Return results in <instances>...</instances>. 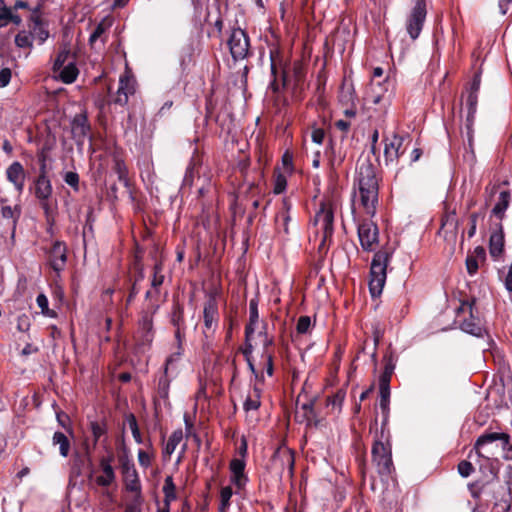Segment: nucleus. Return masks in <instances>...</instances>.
I'll return each mask as SVG.
<instances>
[{"mask_svg":"<svg viewBox=\"0 0 512 512\" xmlns=\"http://www.w3.org/2000/svg\"><path fill=\"white\" fill-rule=\"evenodd\" d=\"M69 61H75V55L71 53L68 45H64L53 62V73H56L61 67L66 66Z\"/></svg>","mask_w":512,"mask_h":512,"instance_id":"a878e982","label":"nucleus"},{"mask_svg":"<svg viewBox=\"0 0 512 512\" xmlns=\"http://www.w3.org/2000/svg\"><path fill=\"white\" fill-rule=\"evenodd\" d=\"M203 319L205 326V335L207 336V332H214L219 321V312L217 301L214 297H210L204 305L203 311Z\"/></svg>","mask_w":512,"mask_h":512,"instance_id":"9b49d317","label":"nucleus"},{"mask_svg":"<svg viewBox=\"0 0 512 512\" xmlns=\"http://www.w3.org/2000/svg\"><path fill=\"white\" fill-rule=\"evenodd\" d=\"M90 428L94 437V442L96 443L102 435L105 434V427L99 422L93 421L90 423Z\"/></svg>","mask_w":512,"mask_h":512,"instance_id":"37998d69","label":"nucleus"},{"mask_svg":"<svg viewBox=\"0 0 512 512\" xmlns=\"http://www.w3.org/2000/svg\"><path fill=\"white\" fill-rule=\"evenodd\" d=\"M504 248V234L502 226L499 225L497 231L493 232L490 236L489 250L492 257L497 258L501 255Z\"/></svg>","mask_w":512,"mask_h":512,"instance_id":"5701e85b","label":"nucleus"},{"mask_svg":"<svg viewBox=\"0 0 512 512\" xmlns=\"http://www.w3.org/2000/svg\"><path fill=\"white\" fill-rule=\"evenodd\" d=\"M245 461L244 459L235 458L230 463V470L232 473V482L238 487L242 488L245 486L248 478L244 473Z\"/></svg>","mask_w":512,"mask_h":512,"instance_id":"6ab92c4d","label":"nucleus"},{"mask_svg":"<svg viewBox=\"0 0 512 512\" xmlns=\"http://www.w3.org/2000/svg\"><path fill=\"white\" fill-rule=\"evenodd\" d=\"M511 195L509 191H501L498 196V200L492 209V215L498 219H503L505 211L509 207Z\"/></svg>","mask_w":512,"mask_h":512,"instance_id":"393cba45","label":"nucleus"},{"mask_svg":"<svg viewBox=\"0 0 512 512\" xmlns=\"http://www.w3.org/2000/svg\"><path fill=\"white\" fill-rule=\"evenodd\" d=\"M9 16V8L6 7L3 0H0V27L7 24V17Z\"/></svg>","mask_w":512,"mask_h":512,"instance_id":"603ef678","label":"nucleus"},{"mask_svg":"<svg viewBox=\"0 0 512 512\" xmlns=\"http://www.w3.org/2000/svg\"><path fill=\"white\" fill-rule=\"evenodd\" d=\"M505 288L509 292H512V263L509 266V270H508L507 276L505 278Z\"/></svg>","mask_w":512,"mask_h":512,"instance_id":"e2e57ef3","label":"nucleus"},{"mask_svg":"<svg viewBox=\"0 0 512 512\" xmlns=\"http://www.w3.org/2000/svg\"><path fill=\"white\" fill-rule=\"evenodd\" d=\"M134 92L133 80L127 76H122L119 79L118 89L113 102L120 106H124L128 103L129 96L134 94Z\"/></svg>","mask_w":512,"mask_h":512,"instance_id":"dca6fc26","label":"nucleus"},{"mask_svg":"<svg viewBox=\"0 0 512 512\" xmlns=\"http://www.w3.org/2000/svg\"><path fill=\"white\" fill-rule=\"evenodd\" d=\"M505 481L508 486V490L512 491V467L508 466L505 475Z\"/></svg>","mask_w":512,"mask_h":512,"instance_id":"0e129e2a","label":"nucleus"},{"mask_svg":"<svg viewBox=\"0 0 512 512\" xmlns=\"http://www.w3.org/2000/svg\"><path fill=\"white\" fill-rule=\"evenodd\" d=\"M79 74L75 61H69L66 66L61 67L54 73V77L65 84L73 83Z\"/></svg>","mask_w":512,"mask_h":512,"instance_id":"412c9836","label":"nucleus"},{"mask_svg":"<svg viewBox=\"0 0 512 512\" xmlns=\"http://www.w3.org/2000/svg\"><path fill=\"white\" fill-rule=\"evenodd\" d=\"M498 440L502 442L504 458L506 460H512V445L510 444V435L507 433L491 432L483 434L477 439L474 448L479 456L485 457L482 453V449L486 445ZM486 458L488 457L486 456Z\"/></svg>","mask_w":512,"mask_h":512,"instance_id":"20e7f679","label":"nucleus"},{"mask_svg":"<svg viewBox=\"0 0 512 512\" xmlns=\"http://www.w3.org/2000/svg\"><path fill=\"white\" fill-rule=\"evenodd\" d=\"M477 219H478V214L477 213H472L470 215V223H471V226L468 230V237L471 238L475 235L476 233V224H477Z\"/></svg>","mask_w":512,"mask_h":512,"instance_id":"6e6d98bb","label":"nucleus"},{"mask_svg":"<svg viewBox=\"0 0 512 512\" xmlns=\"http://www.w3.org/2000/svg\"><path fill=\"white\" fill-rule=\"evenodd\" d=\"M32 41L31 34L27 31H21L15 37V44L20 48H30Z\"/></svg>","mask_w":512,"mask_h":512,"instance_id":"e433bc0d","label":"nucleus"},{"mask_svg":"<svg viewBox=\"0 0 512 512\" xmlns=\"http://www.w3.org/2000/svg\"><path fill=\"white\" fill-rule=\"evenodd\" d=\"M122 472L126 489L130 492L136 493V497H140L141 485L138 478L137 471L133 464L125 462L122 464Z\"/></svg>","mask_w":512,"mask_h":512,"instance_id":"4468645a","label":"nucleus"},{"mask_svg":"<svg viewBox=\"0 0 512 512\" xmlns=\"http://www.w3.org/2000/svg\"><path fill=\"white\" fill-rule=\"evenodd\" d=\"M372 458L376 464L379 474L389 475L392 472L393 463L391 447L381 441H375L372 447Z\"/></svg>","mask_w":512,"mask_h":512,"instance_id":"39448f33","label":"nucleus"},{"mask_svg":"<svg viewBox=\"0 0 512 512\" xmlns=\"http://www.w3.org/2000/svg\"><path fill=\"white\" fill-rule=\"evenodd\" d=\"M404 138L394 134L391 138L385 139L384 157L386 164L397 160L404 151L401 150Z\"/></svg>","mask_w":512,"mask_h":512,"instance_id":"2eb2a0df","label":"nucleus"},{"mask_svg":"<svg viewBox=\"0 0 512 512\" xmlns=\"http://www.w3.org/2000/svg\"><path fill=\"white\" fill-rule=\"evenodd\" d=\"M52 194V185L50 180L47 178L44 167L41 170L40 175L38 176L35 182V196L39 199L41 203V207L44 209L45 213L48 214L50 211V206L48 204V200Z\"/></svg>","mask_w":512,"mask_h":512,"instance_id":"1a4fd4ad","label":"nucleus"},{"mask_svg":"<svg viewBox=\"0 0 512 512\" xmlns=\"http://www.w3.org/2000/svg\"><path fill=\"white\" fill-rule=\"evenodd\" d=\"M73 138L82 143L90 132V125L85 114H77L71 124Z\"/></svg>","mask_w":512,"mask_h":512,"instance_id":"f3484780","label":"nucleus"},{"mask_svg":"<svg viewBox=\"0 0 512 512\" xmlns=\"http://www.w3.org/2000/svg\"><path fill=\"white\" fill-rule=\"evenodd\" d=\"M183 433L181 430L173 432V434L170 436L167 445H166V451L171 454L174 452L177 445L182 440Z\"/></svg>","mask_w":512,"mask_h":512,"instance_id":"ea45409f","label":"nucleus"},{"mask_svg":"<svg viewBox=\"0 0 512 512\" xmlns=\"http://www.w3.org/2000/svg\"><path fill=\"white\" fill-rule=\"evenodd\" d=\"M249 314H250V322L245 328V335L247 337V340H249L252 336V334L255 331V324L258 322L259 315H258V306L257 302L255 300H251L249 303Z\"/></svg>","mask_w":512,"mask_h":512,"instance_id":"cd10ccee","label":"nucleus"},{"mask_svg":"<svg viewBox=\"0 0 512 512\" xmlns=\"http://www.w3.org/2000/svg\"><path fill=\"white\" fill-rule=\"evenodd\" d=\"M175 485L171 476L166 477L163 486V492L165 494V506H169V503L176 498Z\"/></svg>","mask_w":512,"mask_h":512,"instance_id":"473e14b6","label":"nucleus"},{"mask_svg":"<svg viewBox=\"0 0 512 512\" xmlns=\"http://www.w3.org/2000/svg\"><path fill=\"white\" fill-rule=\"evenodd\" d=\"M52 441L54 445H59V452L61 456L67 457L69 454L70 443L66 435L62 432H55Z\"/></svg>","mask_w":512,"mask_h":512,"instance_id":"7c9ffc66","label":"nucleus"},{"mask_svg":"<svg viewBox=\"0 0 512 512\" xmlns=\"http://www.w3.org/2000/svg\"><path fill=\"white\" fill-rule=\"evenodd\" d=\"M103 475L96 478V482L100 486H109L115 479L114 471L109 462L105 459L101 461Z\"/></svg>","mask_w":512,"mask_h":512,"instance_id":"bb28decb","label":"nucleus"},{"mask_svg":"<svg viewBox=\"0 0 512 512\" xmlns=\"http://www.w3.org/2000/svg\"><path fill=\"white\" fill-rule=\"evenodd\" d=\"M161 272H162L161 264H156L154 266V275H153V279L151 281V286L156 291L163 284V281H164V275H162Z\"/></svg>","mask_w":512,"mask_h":512,"instance_id":"a19ab883","label":"nucleus"},{"mask_svg":"<svg viewBox=\"0 0 512 512\" xmlns=\"http://www.w3.org/2000/svg\"><path fill=\"white\" fill-rule=\"evenodd\" d=\"M358 236L362 248L371 251L378 242V227L372 221H364L358 226Z\"/></svg>","mask_w":512,"mask_h":512,"instance_id":"6e6552de","label":"nucleus"},{"mask_svg":"<svg viewBox=\"0 0 512 512\" xmlns=\"http://www.w3.org/2000/svg\"><path fill=\"white\" fill-rule=\"evenodd\" d=\"M471 257H476L479 261H484L486 257L485 249L481 246H478L474 249V252Z\"/></svg>","mask_w":512,"mask_h":512,"instance_id":"bf43d9fd","label":"nucleus"},{"mask_svg":"<svg viewBox=\"0 0 512 512\" xmlns=\"http://www.w3.org/2000/svg\"><path fill=\"white\" fill-rule=\"evenodd\" d=\"M384 367L379 376V384H390L392 375L395 370L397 357L392 353H387L383 359Z\"/></svg>","mask_w":512,"mask_h":512,"instance_id":"4be33fe9","label":"nucleus"},{"mask_svg":"<svg viewBox=\"0 0 512 512\" xmlns=\"http://www.w3.org/2000/svg\"><path fill=\"white\" fill-rule=\"evenodd\" d=\"M37 305L41 308L42 313L48 310V299L44 294H39L36 298Z\"/></svg>","mask_w":512,"mask_h":512,"instance_id":"5fc2aeb1","label":"nucleus"},{"mask_svg":"<svg viewBox=\"0 0 512 512\" xmlns=\"http://www.w3.org/2000/svg\"><path fill=\"white\" fill-rule=\"evenodd\" d=\"M29 27L32 39H38L39 44H42L48 38V32L43 27V24L36 13L32 14Z\"/></svg>","mask_w":512,"mask_h":512,"instance_id":"b1692460","label":"nucleus"},{"mask_svg":"<svg viewBox=\"0 0 512 512\" xmlns=\"http://www.w3.org/2000/svg\"><path fill=\"white\" fill-rule=\"evenodd\" d=\"M335 126L342 131H347L350 127V123L344 120H338Z\"/></svg>","mask_w":512,"mask_h":512,"instance_id":"338daca9","label":"nucleus"},{"mask_svg":"<svg viewBox=\"0 0 512 512\" xmlns=\"http://www.w3.org/2000/svg\"><path fill=\"white\" fill-rule=\"evenodd\" d=\"M480 82H481L480 76L479 75H475V77H474V79L472 81L469 93H475L477 95V93L479 91V88H480Z\"/></svg>","mask_w":512,"mask_h":512,"instance_id":"680f3d73","label":"nucleus"},{"mask_svg":"<svg viewBox=\"0 0 512 512\" xmlns=\"http://www.w3.org/2000/svg\"><path fill=\"white\" fill-rule=\"evenodd\" d=\"M232 489L229 486L223 487L220 491V505L219 508L221 509V512L223 510H228L230 506V499L232 497Z\"/></svg>","mask_w":512,"mask_h":512,"instance_id":"4c0bfd02","label":"nucleus"},{"mask_svg":"<svg viewBox=\"0 0 512 512\" xmlns=\"http://www.w3.org/2000/svg\"><path fill=\"white\" fill-rule=\"evenodd\" d=\"M67 260V248L61 241H56L49 253L50 265L54 271L60 272L64 269Z\"/></svg>","mask_w":512,"mask_h":512,"instance_id":"ddd939ff","label":"nucleus"},{"mask_svg":"<svg viewBox=\"0 0 512 512\" xmlns=\"http://www.w3.org/2000/svg\"><path fill=\"white\" fill-rule=\"evenodd\" d=\"M7 179L21 192L24 187V169L19 162H13L6 171Z\"/></svg>","mask_w":512,"mask_h":512,"instance_id":"aec40b11","label":"nucleus"},{"mask_svg":"<svg viewBox=\"0 0 512 512\" xmlns=\"http://www.w3.org/2000/svg\"><path fill=\"white\" fill-rule=\"evenodd\" d=\"M283 208H284V211H282L281 213H279L277 215L276 222L279 226H282L284 231L287 233L288 232V222L290 220V216L288 214L290 205L286 201H284Z\"/></svg>","mask_w":512,"mask_h":512,"instance_id":"c9c22d12","label":"nucleus"},{"mask_svg":"<svg viewBox=\"0 0 512 512\" xmlns=\"http://www.w3.org/2000/svg\"><path fill=\"white\" fill-rule=\"evenodd\" d=\"M380 407L385 412L390 399V386H380Z\"/></svg>","mask_w":512,"mask_h":512,"instance_id":"79ce46f5","label":"nucleus"},{"mask_svg":"<svg viewBox=\"0 0 512 512\" xmlns=\"http://www.w3.org/2000/svg\"><path fill=\"white\" fill-rule=\"evenodd\" d=\"M194 177V165L192 163L186 169V173L183 179V184L187 186H191Z\"/></svg>","mask_w":512,"mask_h":512,"instance_id":"864d4df0","label":"nucleus"},{"mask_svg":"<svg viewBox=\"0 0 512 512\" xmlns=\"http://www.w3.org/2000/svg\"><path fill=\"white\" fill-rule=\"evenodd\" d=\"M474 302V300L464 301L460 307V309L463 311L468 310L471 316L470 319H465L462 322L461 329L466 333H469L477 337H481L483 335L484 330L481 326L480 320L476 319L473 315Z\"/></svg>","mask_w":512,"mask_h":512,"instance_id":"f8f14e48","label":"nucleus"},{"mask_svg":"<svg viewBox=\"0 0 512 512\" xmlns=\"http://www.w3.org/2000/svg\"><path fill=\"white\" fill-rule=\"evenodd\" d=\"M458 219L455 212L448 213L442 220L441 229L446 233L449 232L453 236L456 235L458 229Z\"/></svg>","mask_w":512,"mask_h":512,"instance_id":"c85d7f7f","label":"nucleus"},{"mask_svg":"<svg viewBox=\"0 0 512 512\" xmlns=\"http://www.w3.org/2000/svg\"><path fill=\"white\" fill-rule=\"evenodd\" d=\"M475 114H471L470 111H467L466 116V123H465V130H466V137L468 140L469 148L472 149V142H473V124H474ZM471 161H474L475 155L473 150H471L470 153Z\"/></svg>","mask_w":512,"mask_h":512,"instance_id":"2f4dec72","label":"nucleus"},{"mask_svg":"<svg viewBox=\"0 0 512 512\" xmlns=\"http://www.w3.org/2000/svg\"><path fill=\"white\" fill-rule=\"evenodd\" d=\"M230 53L235 61L243 60L249 53V38L240 28L233 29L228 39Z\"/></svg>","mask_w":512,"mask_h":512,"instance_id":"423d86ee","label":"nucleus"},{"mask_svg":"<svg viewBox=\"0 0 512 512\" xmlns=\"http://www.w3.org/2000/svg\"><path fill=\"white\" fill-rule=\"evenodd\" d=\"M138 460H139V463L143 466V467H147L149 466L150 464V457L149 455L143 451V450H140L138 452Z\"/></svg>","mask_w":512,"mask_h":512,"instance_id":"13d9d810","label":"nucleus"},{"mask_svg":"<svg viewBox=\"0 0 512 512\" xmlns=\"http://www.w3.org/2000/svg\"><path fill=\"white\" fill-rule=\"evenodd\" d=\"M333 218L332 210L324 204L314 216V225L318 227V231L322 232L323 242L333 233Z\"/></svg>","mask_w":512,"mask_h":512,"instance_id":"0eeeda50","label":"nucleus"},{"mask_svg":"<svg viewBox=\"0 0 512 512\" xmlns=\"http://www.w3.org/2000/svg\"><path fill=\"white\" fill-rule=\"evenodd\" d=\"M474 471L473 465L466 460L461 461L458 464V472L462 477H468Z\"/></svg>","mask_w":512,"mask_h":512,"instance_id":"a18cd8bd","label":"nucleus"},{"mask_svg":"<svg viewBox=\"0 0 512 512\" xmlns=\"http://www.w3.org/2000/svg\"><path fill=\"white\" fill-rule=\"evenodd\" d=\"M478 103V95L475 93H469L466 100L467 111H470L471 114H476Z\"/></svg>","mask_w":512,"mask_h":512,"instance_id":"de8ad7c7","label":"nucleus"},{"mask_svg":"<svg viewBox=\"0 0 512 512\" xmlns=\"http://www.w3.org/2000/svg\"><path fill=\"white\" fill-rule=\"evenodd\" d=\"M11 79V70L4 68L0 71V88L6 87Z\"/></svg>","mask_w":512,"mask_h":512,"instance_id":"3c124183","label":"nucleus"},{"mask_svg":"<svg viewBox=\"0 0 512 512\" xmlns=\"http://www.w3.org/2000/svg\"><path fill=\"white\" fill-rule=\"evenodd\" d=\"M390 253L380 250L374 254L371 269L369 289L372 296H378L382 293L386 282V268L389 262Z\"/></svg>","mask_w":512,"mask_h":512,"instance_id":"f03ea898","label":"nucleus"},{"mask_svg":"<svg viewBox=\"0 0 512 512\" xmlns=\"http://www.w3.org/2000/svg\"><path fill=\"white\" fill-rule=\"evenodd\" d=\"M467 271L470 275H474L479 268V260L476 257L468 256L466 259Z\"/></svg>","mask_w":512,"mask_h":512,"instance_id":"09e8293b","label":"nucleus"},{"mask_svg":"<svg viewBox=\"0 0 512 512\" xmlns=\"http://www.w3.org/2000/svg\"><path fill=\"white\" fill-rule=\"evenodd\" d=\"M117 379L121 382H129L132 380V375L129 372L119 373Z\"/></svg>","mask_w":512,"mask_h":512,"instance_id":"69168bd1","label":"nucleus"},{"mask_svg":"<svg viewBox=\"0 0 512 512\" xmlns=\"http://www.w3.org/2000/svg\"><path fill=\"white\" fill-rule=\"evenodd\" d=\"M512 2V0H500L499 2V8L501 10V13L504 15L508 11V5Z\"/></svg>","mask_w":512,"mask_h":512,"instance_id":"774afa93","label":"nucleus"},{"mask_svg":"<svg viewBox=\"0 0 512 512\" xmlns=\"http://www.w3.org/2000/svg\"><path fill=\"white\" fill-rule=\"evenodd\" d=\"M142 330L144 331L143 340L150 343L152 341V321L150 319L143 320Z\"/></svg>","mask_w":512,"mask_h":512,"instance_id":"c03bdc74","label":"nucleus"},{"mask_svg":"<svg viewBox=\"0 0 512 512\" xmlns=\"http://www.w3.org/2000/svg\"><path fill=\"white\" fill-rule=\"evenodd\" d=\"M339 100L341 103H343L347 107L354 106L355 95H354V88H353L352 84L344 83L342 85L340 94H339Z\"/></svg>","mask_w":512,"mask_h":512,"instance_id":"c756f323","label":"nucleus"},{"mask_svg":"<svg viewBox=\"0 0 512 512\" xmlns=\"http://www.w3.org/2000/svg\"><path fill=\"white\" fill-rule=\"evenodd\" d=\"M126 425L131 430V433H132L133 438L135 439V441L138 444L142 443V437H141V433H140V430H139V427H138V424H137V420H136V417L133 414H129V415L126 416Z\"/></svg>","mask_w":512,"mask_h":512,"instance_id":"72a5a7b5","label":"nucleus"},{"mask_svg":"<svg viewBox=\"0 0 512 512\" xmlns=\"http://www.w3.org/2000/svg\"><path fill=\"white\" fill-rule=\"evenodd\" d=\"M64 181L74 189H78L79 176L77 173L67 172L64 176Z\"/></svg>","mask_w":512,"mask_h":512,"instance_id":"8fccbe9b","label":"nucleus"},{"mask_svg":"<svg viewBox=\"0 0 512 512\" xmlns=\"http://www.w3.org/2000/svg\"><path fill=\"white\" fill-rule=\"evenodd\" d=\"M1 215L3 219L11 220L13 231L16 229L18 221L22 214V208L19 204L10 205L8 199H0Z\"/></svg>","mask_w":512,"mask_h":512,"instance_id":"a211bd4d","label":"nucleus"},{"mask_svg":"<svg viewBox=\"0 0 512 512\" xmlns=\"http://www.w3.org/2000/svg\"><path fill=\"white\" fill-rule=\"evenodd\" d=\"M125 512H141L139 499L137 498L134 502L128 504Z\"/></svg>","mask_w":512,"mask_h":512,"instance_id":"052dcab7","label":"nucleus"},{"mask_svg":"<svg viewBox=\"0 0 512 512\" xmlns=\"http://www.w3.org/2000/svg\"><path fill=\"white\" fill-rule=\"evenodd\" d=\"M426 15V1L417 0L406 20V30L412 40H415L419 37L426 19Z\"/></svg>","mask_w":512,"mask_h":512,"instance_id":"7ed1b4c3","label":"nucleus"},{"mask_svg":"<svg viewBox=\"0 0 512 512\" xmlns=\"http://www.w3.org/2000/svg\"><path fill=\"white\" fill-rule=\"evenodd\" d=\"M312 140L317 144H321L324 139V131L322 129H314L312 131Z\"/></svg>","mask_w":512,"mask_h":512,"instance_id":"4d7b16f0","label":"nucleus"},{"mask_svg":"<svg viewBox=\"0 0 512 512\" xmlns=\"http://www.w3.org/2000/svg\"><path fill=\"white\" fill-rule=\"evenodd\" d=\"M109 28V23H106L104 20L97 24L94 31L91 33L89 37V42L91 45L95 44L98 39L102 37V35Z\"/></svg>","mask_w":512,"mask_h":512,"instance_id":"58836bf2","label":"nucleus"},{"mask_svg":"<svg viewBox=\"0 0 512 512\" xmlns=\"http://www.w3.org/2000/svg\"><path fill=\"white\" fill-rule=\"evenodd\" d=\"M311 326V319L308 316H301L297 322V332L300 334L306 333Z\"/></svg>","mask_w":512,"mask_h":512,"instance_id":"49530a36","label":"nucleus"},{"mask_svg":"<svg viewBox=\"0 0 512 512\" xmlns=\"http://www.w3.org/2000/svg\"><path fill=\"white\" fill-rule=\"evenodd\" d=\"M294 457L288 450H277L271 458V468L278 476H282L285 469L292 475Z\"/></svg>","mask_w":512,"mask_h":512,"instance_id":"9d476101","label":"nucleus"},{"mask_svg":"<svg viewBox=\"0 0 512 512\" xmlns=\"http://www.w3.org/2000/svg\"><path fill=\"white\" fill-rule=\"evenodd\" d=\"M259 396L260 390L258 389L257 386H255L254 395H249L244 402V409L246 411L258 409V407L260 406Z\"/></svg>","mask_w":512,"mask_h":512,"instance_id":"f704fd0d","label":"nucleus"},{"mask_svg":"<svg viewBox=\"0 0 512 512\" xmlns=\"http://www.w3.org/2000/svg\"><path fill=\"white\" fill-rule=\"evenodd\" d=\"M356 182L365 212L373 217L378 203L379 184L376 167L369 155H361L357 161Z\"/></svg>","mask_w":512,"mask_h":512,"instance_id":"f257e3e1","label":"nucleus"}]
</instances>
